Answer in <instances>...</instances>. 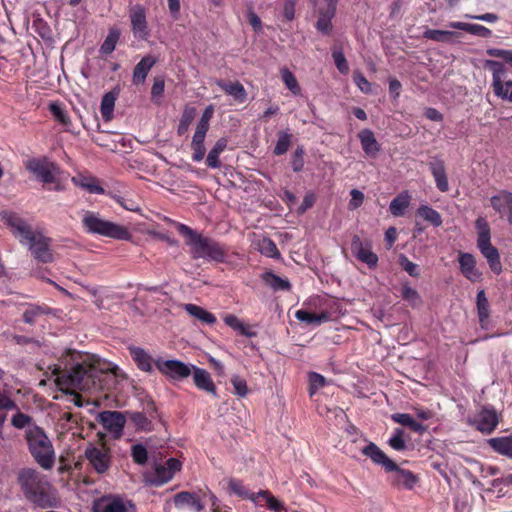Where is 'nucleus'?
Here are the masks:
<instances>
[{"instance_id": "nucleus-28", "label": "nucleus", "mask_w": 512, "mask_h": 512, "mask_svg": "<svg viewBox=\"0 0 512 512\" xmlns=\"http://www.w3.org/2000/svg\"><path fill=\"white\" fill-rule=\"evenodd\" d=\"M430 170L434 177L437 188L441 192H446L449 189L446 169L442 161H435L430 163Z\"/></svg>"}, {"instance_id": "nucleus-34", "label": "nucleus", "mask_w": 512, "mask_h": 512, "mask_svg": "<svg viewBox=\"0 0 512 512\" xmlns=\"http://www.w3.org/2000/svg\"><path fill=\"white\" fill-rule=\"evenodd\" d=\"M449 27L454 29H459L466 31L470 34L477 35L480 37H490L492 32L490 29L486 28L485 26L478 25V24H469L464 22H451L449 23Z\"/></svg>"}, {"instance_id": "nucleus-2", "label": "nucleus", "mask_w": 512, "mask_h": 512, "mask_svg": "<svg viewBox=\"0 0 512 512\" xmlns=\"http://www.w3.org/2000/svg\"><path fill=\"white\" fill-rule=\"evenodd\" d=\"M0 217L19 242L28 248L35 260L41 263L54 261L50 238L45 237L40 232L33 231L23 219L14 213L2 212Z\"/></svg>"}, {"instance_id": "nucleus-46", "label": "nucleus", "mask_w": 512, "mask_h": 512, "mask_svg": "<svg viewBox=\"0 0 512 512\" xmlns=\"http://www.w3.org/2000/svg\"><path fill=\"white\" fill-rule=\"evenodd\" d=\"M172 478H173V476L169 472V469H167V467L165 465L159 464V465L155 466L154 477L152 479H150L149 481L152 484L159 486V485H162V484L170 481Z\"/></svg>"}, {"instance_id": "nucleus-20", "label": "nucleus", "mask_w": 512, "mask_h": 512, "mask_svg": "<svg viewBox=\"0 0 512 512\" xmlns=\"http://www.w3.org/2000/svg\"><path fill=\"white\" fill-rule=\"evenodd\" d=\"M362 453L373 463L381 465L386 471L395 468L394 462L373 442H369L362 449Z\"/></svg>"}, {"instance_id": "nucleus-49", "label": "nucleus", "mask_w": 512, "mask_h": 512, "mask_svg": "<svg viewBox=\"0 0 512 512\" xmlns=\"http://www.w3.org/2000/svg\"><path fill=\"white\" fill-rule=\"evenodd\" d=\"M196 115V109L193 107H186L182 113L179 125H178V133L180 135L184 134L189 125L192 123L194 117Z\"/></svg>"}, {"instance_id": "nucleus-25", "label": "nucleus", "mask_w": 512, "mask_h": 512, "mask_svg": "<svg viewBox=\"0 0 512 512\" xmlns=\"http://www.w3.org/2000/svg\"><path fill=\"white\" fill-rule=\"evenodd\" d=\"M174 503L178 508L190 507L196 512H201L204 505L201 503L198 496L189 492H181L175 495Z\"/></svg>"}, {"instance_id": "nucleus-33", "label": "nucleus", "mask_w": 512, "mask_h": 512, "mask_svg": "<svg viewBox=\"0 0 512 512\" xmlns=\"http://www.w3.org/2000/svg\"><path fill=\"white\" fill-rule=\"evenodd\" d=\"M73 183L93 194H103L104 189L98 184V181L91 176L78 175L72 178Z\"/></svg>"}, {"instance_id": "nucleus-45", "label": "nucleus", "mask_w": 512, "mask_h": 512, "mask_svg": "<svg viewBox=\"0 0 512 512\" xmlns=\"http://www.w3.org/2000/svg\"><path fill=\"white\" fill-rule=\"evenodd\" d=\"M263 280L274 290H288L290 288V283L287 280L282 279L270 272H267L263 275Z\"/></svg>"}, {"instance_id": "nucleus-37", "label": "nucleus", "mask_w": 512, "mask_h": 512, "mask_svg": "<svg viewBox=\"0 0 512 512\" xmlns=\"http://www.w3.org/2000/svg\"><path fill=\"white\" fill-rule=\"evenodd\" d=\"M295 317L299 321L305 322L308 325H320L321 323L326 322L329 319V315L326 312L314 314L302 309L296 311Z\"/></svg>"}, {"instance_id": "nucleus-9", "label": "nucleus", "mask_w": 512, "mask_h": 512, "mask_svg": "<svg viewBox=\"0 0 512 512\" xmlns=\"http://www.w3.org/2000/svg\"><path fill=\"white\" fill-rule=\"evenodd\" d=\"M318 13L316 28L324 33L329 34L332 30L331 20L335 15L337 0H314Z\"/></svg>"}, {"instance_id": "nucleus-22", "label": "nucleus", "mask_w": 512, "mask_h": 512, "mask_svg": "<svg viewBox=\"0 0 512 512\" xmlns=\"http://www.w3.org/2000/svg\"><path fill=\"white\" fill-rule=\"evenodd\" d=\"M459 264L461 272L467 279L473 282L480 279L481 273L476 269V261L472 254L460 253Z\"/></svg>"}, {"instance_id": "nucleus-10", "label": "nucleus", "mask_w": 512, "mask_h": 512, "mask_svg": "<svg viewBox=\"0 0 512 512\" xmlns=\"http://www.w3.org/2000/svg\"><path fill=\"white\" fill-rule=\"evenodd\" d=\"M85 457L94 470L99 473H105L111 464L109 449L104 445L100 447L91 446L85 450Z\"/></svg>"}, {"instance_id": "nucleus-29", "label": "nucleus", "mask_w": 512, "mask_h": 512, "mask_svg": "<svg viewBox=\"0 0 512 512\" xmlns=\"http://www.w3.org/2000/svg\"><path fill=\"white\" fill-rule=\"evenodd\" d=\"M488 444L495 452L512 459V433L507 436L491 438L488 440Z\"/></svg>"}, {"instance_id": "nucleus-1", "label": "nucleus", "mask_w": 512, "mask_h": 512, "mask_svg": "<svg viewBox=\"0 0 512 512\" xmlns=\"http://www.w3.org/2000/svg\"><path fill=\"white\" fill-rule=\"evenodd\" d=\"M70 360H66V365L70 369L59 373L56 382L61 390L78 389L81 391L99 390L103 388L102 376L113 374L119 376V368L103 361L94 355L82 354L80 352L68 350Z\"/></svg>"}, {"instance_id": "nucleus-57", "label": "nucleus", "mask_w": 512, "mask_h": 512, "mask_svg": "<svg viewBox=\"0 0 512 512\" xmlns=\"http://www.w3.org/2000/svg\"><path fill=\"white\" fill-rule=\"evenodd\" d=\"M50 112L62 125H69L70 118L62 107L56 103L50 104Z\"/></svg>"}, {"instance_id": "nucleus-31", "label": "nucleus", "mask_w": 512, "mask_h": 512, "mask_svg": "<svg viewBox=\"0 0 512 512\" xmlns=\"http://www.w3.org/2000/svg\"><path fill=\"white\" fill-rule=\"evenodd\" d=\"M156 63V59L151 56H146L135 66L133 72V81L136 84L144 83L146 76L153 65Z\"/></svg>"}, {"instance_id": "nucleus-42", "label": "nucleus", "mask_w": 512, "mask_h": 512, "mask_svg": "<svg viewBox=\"0 0 512 512\" xmlns=\"http://www.w3.org/2000/svg\"><path fill=\"white\" fill-rule=\"evenodd\" d=\"M254 246L261 254L267 257L279 256V252L275 243L269 238L263 237L259 239L256 243H254Z\"/></svg>"}, {"instance_id": "nucleus-14", "label": "nucleus", "mask_w": 512, "mask_h": 512, "mask_svg": "<svg viewBox=\"0 0 512 512\" xmlns=\"http://www.w3.org/2000/svg\"><path fill=\"white\" fill-rule=\"evenodd\" d=\"M250 501L258 507H266L271 512H287L283 501L278 499L268 490H260L251 495Z\"/></svg>"}, {"instance_id": "nucleus-52", "label": "nucleus", "mask_w": 512, "mask_h": 512, "mask_svg": "<svg viewBox=\"0 0 512 512\" xmlns=\"http://www.w3.org/2000/svg\"><path fill=\"white\" fill-rule=\"evenodd\" d=\"M16 412L11 418V424L17 428V429H23L25 427H33L34 425H30L32 422V418L19 411V409L16 407L14 409Z\"/></svg>"}, {"instance_id": "nucleus-59", "label": "nucleus", "mask_w": 512, "mask_h": 512, "mask_svg": "<svg viewBox=\"0 0 512 512\" xmlns=\"http://www.w3.org/2000/svg\"><path fill=\"white\" fill-rule=\"evenodd\" d=\"M310 382V395H313L318 389L322 388L326 384V379L315 372L309 374Z\"/></svg>"}, {"instance_id": "nucleus-11", "label": "nucleus", "mask_w": 512, "mask_h": 512, "mask_svg": "<svg viewBox=\"0 0 512 512\" xmlns=\"http://www.w3.org/2000/svg\"><path fill=\"white\" fill-rule=\"evenodd\" d=\"M155 365L160 372L175 380L189 377L193 368L177 360H156Z\"/></svg>"}, {"instance_id": "nucleus-48", "label": "nucleus", "mask_w": 512, "mask_h": 512, "mask_svg": "<svg viewBox=\"0 0 512 512\" xmlns=\"http://www.w3.org/2000/svg\"><path fill=\"white\" fill-rule=\"evenodd\" d=\"M120 32L116 29H111L101 45L100 51L103 54H110L114 51L116 44L119 40Z\"/></svg>"}, {"instance_id": "nucleus-54", "label": "nucleus", "mask_w": 512, "mask_h": 512, "mask_svg": "<svg viewBox=\"0 0 512 512\" xmlns=\"http://www.w3.org/2000/svg\"><path fill=\"white\" fill-rule=\"evenodd\" d=\"M224 322L231 327L232 329L238 331L242 335L250 336L251 334L248 332L245 324L240 321L238 317L235 315L229 314L224 317Z\"/></svg>"}, {"instance_id": "nucleus-18", "label": "nucleus", "mask_w": 512, "mask_h": 512, "mask_svg": "<svg viewBox=\"0 0 512 512\" xmlns=\"http://www.w3.org/2000/svg\"><path fill=\"white\" fill-rule=\"evenodd\" d=\"M351 250L353 255L360 261L368 264L369 266H374L377 264L378 257L374 254L370 247L364 245L361 239L355 235L352 238L351 242Z\"/></svg>"}, {"instance_id": "nucleus-4", "label": "nucleus", "mask_w": 512, "mask_h": 512, "mask_svg": "<svg viewBox=\"0 0 512 512\" xmlns=\"http://www.w3.org/2000/svg\"><path fill=\"white\" fill-rule=\"evenodd\" d=\"M178 232L184 237L193 258H203L209 261H225L227 251L218 242L191 229L184 224H177Z\"/></svg>"}, {"instance_id": "nucleus-19", "label": "nucleus", "mask_w": 512, "mask_h": 512, "mask_svg": "<svg viewBox=\"0 0 512 512\" xmlns=\"http://www.w3.org/2000/svg\"><path fill=\"white\" fill-rule=\"evenodd\" d=\"M477 246L481 254L486 258L490 269L495 274H500L502 272V263L500 260V255L498 250L491 244V241L488 240L481 243H477Z\"/></svg>"}, {"instance_id": "nucleus-30", "label": "nucleus", "mask_w": 512, "mask_h": 512, "mask_svg": "<svg viewBox=\"0 0 512 512\" xmlns=\"http://www.w3.org/2000/svg\"><path fill=\"white\" fill-rule=\"evenodd\" d=\"M129 351L139 369L145 372L152 371V357L144 349L130 347Z\"/></svg>"}, {"instance_id": "nucleus-21", "label": "nucleus", "mask_w": 512, "mask_h": 512, "mask_svg": "<svg viewBox=\"0 0 512 512\" xmlns=\"http://www.w3.org/2000/svg\"><path fill=\"white\" fill-rule=\"evenodd\" d=\"M491 206L499 213H507L508 221L512 225V193L506 190L500 191L491 197Z\"/></svg>"}, {"instance_id": "nucleus-8", "label": "nucleus", "mask_w": 512, "mask_h": 512, "mask_svg": "<svg viewBox=\"0 0 512 512\" xmlns=\"http://www.w3.org/2000/svg\"><path fill=\"white\" fill-rule=\"evenodd\" d=\"M485 67L492 73L491 87L495 96L512 103V80H506V68L498 61L486 60Z\"/></svg>"}, {"instance_id": "nucleus-40", "label": "nucleus", "mask_w": 512, "mask_h": 512, "mask_svg": "<svg viewBox=\"0 0 512 512\" xmlns=\"http://www.w3.org/2000/svg\"><path fill=\"white\" fill-rule=\"evenodd\" d=\"M417 214L422 217L425 221L430 222L433 226L439 227L442 225L441 215L427 205H421L417 209Z\"/></svg>"}, {"instance_id": "nucleus-17", "label": "nucleus", "mask_w": 512, "mask_h": 512, "mask_svg": "<svg viewBox=\"0 0 512 512\" xmlns=\"http://www.w3.org/2000/svg\"><path fill=\"white\" fill-rule=\"evenodd\" d=\"M100 422L108 431L119 436L125 425V418L117 411H104L99 415Z\"/></svg>"}, {"instance_id": "nucleus-55", "label": "nucleus", "mask_w": 512, "mask_h": 512, "mask_svg": "<svg viewBox=\"0 0 512 512\" xmlns=\"http://www.w3.org/2000/svg\"><path fill=\"white\" fill-rule=\"evenodd\" d=\"M404 432L402 429H395L393 436L389 440V445L397 451L406 449V442L404 440Z\"/></svg>"}, {"instance_id": "nucleus-35", "label": "nucleus", "mask_w": 512, "mask_h": 512, "mask_svg": "<svg viewBox=\"0 0 512 512\" xmlns=\"http://www.w3.org/2000/svg\"><path fill=\"white\" fill-rule=\"evenodd\" d=\"M410 200L411 196L407 191L400 193L390 203L389 210L391 214L396 217L402 216L409 206Z\"/></svg>"}, {"instance_id": "nucleus-62", "label": "nucleus", "mask_w": 512, "mask_h": 512, "mask_svg": "<svg viewBox=\"0 0 512 512\" xmlns=\"http://www.w3.org/2000/svg\"><path fill=\"white\" fill-rule=\"evenodd\" d=\"M133 460L138 464H144L147 461V450L142 445H134L132 447Z\"/></svg>"}, {"instance_id": "nucleus-60", "label": "nucleus", "mask_w": 512, "mask_h": 512, "mask_svg": "<svg viewBox=\"0 0 512 512\" xmlns=\"http://www.w3.org/2000/svg\"><path fill=\"white\" fill-rule=\"evenodd\" d=\"M332 57L334 59L337 69L341 73L346 74L349 70V66L343 52L340 50H334L332 53Z\"/></svg>"}, {"instance_id": "nucleus-63", "label": "nucleus", "mask_w": 512, "mask_h": 512, "mask_svg": "<svg viewBox=\"0 0 512 512\" xmlns=\"http://www.w3.org/2000/svg\"><path fill=\"white\" fill-rule=\"evenodd\" d=\"M354 82L357 87L364 93L371 92V83L364 77V75L360 72L354 73Z\"/></svg>"}, {"instance_id": "nucleus-58", "label": "nucleus", "mask_w": 512, "mask_h": 512, "mask_svg": "<svg viewBox=\"0 0 512 512\" xmlns=\"http://www.w3.org/2000/svg\"><path fill=\"white\" fill-rule=\"evenodd\" d=\"M231 383L234 387V393L236 395H238L240 397H244L247 395L248 388H247L246 381L243 378H241L238 375H234L231 378Z\"/></svg>"}, {"instance_id": "nucleus-39", "label": "nucleus", "mask_w": 512, "mask_h": 512, "mask_svg": "<svg viewBox=\"0 0 512 512\" xmlns=\"http://www.w3.org/2000/svg\"><path fill=\"white\" fill-rule=\"evenodd\" d=\"M476 305H477L479 321L482 325H484L485 323H487V321L489 319V315H490L489 302L485 295L484 290H480L477 293Z\"/></svg>"}, {"instance_id": "nucleus-41", "label": "nucleus", "mask_w": 512, "mask_h": 512, "mask_svg": "<svg viewBox=\"0 0 512 512\" xmlns=\"http://www.w3.org/2000/svg\"><path fill=\"white\" fill-rule=\"evenodd\" d=\"M392 419L396 423H399V424L404 425V426H408L409 428H411L415 432L423 433L424 430H425L424 426L421 423L417 422L409 414H406V413L394 414V415H392Z\"/></svg>"}, {"instance_id": "nucleus-53", "label": "nucleus", "mask_w": 512, "mask_h": 512, "mask_svg": "<svg viewBox=\"0 0 512 512\" xmlns=\"http://www.w3.org/2000/svg\"><path fill=\"white\" fill-rule=\"evenodd\" d=\"M424 36L434 41L448 42L452 39L453 36H455V33L446 30L429 29L425 31Z\"/></svg>"}, {"instance_id": "nucleus-7", "label": "nucleus", "mask_w": 512, "mask_h": 512, "mask_svg": "<svg viewBox=\"0 0 512 512\" xmlns=\"http://www.w3.org/2000/svg\"><path fill=\"white\" fill-rule=\"evenodd\" d=\"M25 167L44 184H53L54 186L52 189L57 191L63 189L58 166L47 158L30 159L26 162Z\"/></svg>"}, {"instance_id": "nucleus-16", "label": "nucleus", "mask_w": 512, "mask_h": 512, "mask_svg": "<svg viewBox=\"0 0 512 512\" xmlns=\"http://www.w3.org/2000/svg\"><path fill=\"white\" fill-rule=\"evenodd\" d=\"M477 430L490 434L498 424V416L493 409H482L473 419L469 420Z\"/></svg>"}, {"instance_id": "nucleus-13", "label": "nucleus", "mask_w": 512, "mask_h": 512, "mask_svg": "<svg viewBox=\"0 0 512 512\" xmlns=\"http://www.w3.org/2000/svg\"><path fill=\"white\" fill-rule=\"evenodd\" d=\"M394 467L387 469V472L391 473L389 476L391 485L397 489L412 490L418 483V477L411 471L400 468L396 463Z\"/></svg>"}, {"instance_id": "nucleus-23", "label": "nucleus", "mask_w": 512, "mask_h": 512, "mask_svg": "<svg viewBox=\"0 0 512 512\" xmlns=\"http://www.w3.org/2000/svg\"><path fill=\"white\" fill-rule=\"evenodd\" d=\"M192 370L194 371V373H193L194 384L199 389L204 390V391L216 396V387L211 379L210 374L206 370L196 368L194 366H193Z\"/></svg>"}, {"instance_id": "nucleus-32", "label": "nucleus", "mask_w": 512, "mask_h": 512, "mask_svg": "<svg viewBox=\"0 0 512 512\" xmlns=\"http://www.w3.org/2000/svg\"><path fill=\"white\" fill-rule=\"evenodd\" d=\"M227 144L228 140L226 138H220L216 141L206 158V164L208 167L216 169L221 166L219 155L227 148Z\"/></svg>"}, {"instance_id": "nucleus-51", "label": "nucleus", "mask_w": 512, "mask_h": 512, "mask_svg": "<svg viewBox=\"0 0 512 512\" xmlns=\"http://www.w3.org/2000/svg\"><path fill=\"white\" fill-rule=\"evenodd\" d=\"M228 488L231 493H234L242 498L249 499L251 495H254V492H249L243 483L237 479H229Z\"/></svg>"}, {"instance_id": "nucleus-43", "label": "nucleus", "mask_w": 512, "mask_h": 512, "mask_svg": "<svg viewBox=\"0 0 512 512\" xmlns=\"http://www.w3.org/2000/svg\"><path fill=\"white\" fill-rule=\"evenodd\" d=\"M116 97L113 93H106L101 101L100 111L102 117L109 121L112 118Z\"/></svg>"}, {"instance_id": "nucleus-47", "label": "nucleus", "mask_w": 512, "mask_h": 512, "mask_svg": "<svg viewBox=\"0 0 512 512\" xmlns=\"http://www.w3.org/2000/svg\"><path fill=\"white\" fill-rule=\"evenodd\" d=\"M281 78L285 84V86L295 95H298L300 93V86L298 84V81L296 77L293 75V73L288 70L287 68H282L281 71Z\"/></svg>"}, {"instance_id": "nucleus-3", "label": "nucleus", "mask_w": 512, "mask_h": 512, "mask_svg": "<svg viewBox=\"0 0 512 512\" xmlns=\"http://www.w3.org/2000/svg\"><path fill=\"white\" fill-rule=\"evenodd\" d=\"M17 484L25 498L41 509L53 508L59 505L57 490L32 468H22L17 472Z\"/></svg>"}, {"instance_id": "nucleus-64", "label": "nucleus", "mask_w": 512, "mask_h": 512, "mask_svg": "<svg viewBox=\"0 0 512 512\" xmlns=\"http://www.w3.org/2000/svg\"><path fill=\"white\" fill-rule=\"evenodd\" d=\"M487 53L490 56L498 57L503 59L506 63L510 64L512 67V50H504V49H489Z\"/></svg>"}, {"instance_id": "nucleus-38", "label": "nucleus", "mask_w": 512, "mask_h": 512, "mask_svg": "<svg viewBox=\"0 0 512 512\" xmlns=\"http://www.w3.org/2000/svg\"><path fill=\"white\" fill-rule=\"evenodd\" d=\"M50 313L52 310L47 306L29 305L23 312V320L27 324H34L39 317Z\"/></svg>"}, {"instance_id": "nucleus-15", "label": "nucleus", "mask_w": 512, "mask_h": 512, "mask_svg": "<svg viewBox=\"0 0 512 512\" xmlns=\"http://www.w3.org/2000/svg\"><path fill=\"white\" fill-rule=\"evenodd\" d=\"M132 507L130 501L115 496H104L93 506V512H127Z\"/></svg>"}, {"instance_id": "nucleus-27", "label": "nucleus", "mask_w": 512, "mask_h": 512, "mask_svg": "<svg viewBox=\"0 0 512 512\" xmlns=\"http://www.w3.org/2000/svg\"><path fill=\"white\" fill-rule=\"evenodd\" d=\"M216 84L228 95L232 96L239 103H243L247 98V93L244 86L236 81L232 83H225L222 80H217Z\"/></svg>"}, {"instance_id": "nucleus-6", "label": "nucleus", "mask_w": 512, "mask_h": 512, "mask_svg": "<svg viewBox=\"0 0 512 512\" xmlns=\"http://www.w3.org/2000/svg\"><path fill=\"white\" fill-rule=\"evenodd\" d=\"M82 223L84 228L93 234L114 238L117 240H130L131 233L122 225L101 218L98 214L86 211Z\"/></svg>"}, {"instance_id": "nucleus-44", "label": "nucleus", "mask_w": 512, "mask_h": 512, "mask_svg": "<svg viewBox=\"0 0 512 512\" xmlns=\"http://www.w3.org/2000/svg\"><path fill=\"white\" fill-rule=\"evenodd\" d=\"M402 298L407 301L412 307H418L422 304L420 294L411 286L404 284L401 289Z\"/></svg>"}, {"instance_id": "nucleus-36", "label": "nucleus", "mask_w": 512, "mask_h": 512, "mask_svg": "<svg viewBox=\"0 0 512 512\" xmlns=\"http://www.w3.org/2000/svg\"><path fill=\"white\" fill-rule=\"evenodd\" d=\"M184 310L192 317L198 319L201 322L207 323V324H213L216 322V317L208 312L207 310L203 309L200 306H197L195 304H185Z\"/></svg>"}, {"instance_id": "nucleus-56", "label": "nucleus", "mask_w": 512, "mask_h": 512, "mask_svg": "<svg viewBox=\"0 0 512 512\" xmlns=\"http://www.w3.org/2000/svg\"><path fill=\"white\" fill-rule=\"evenodd\" d=\"M476 228L478 230L477 243L490 240V229L487 222L483 218H478L476 220Z\"/></svg>"}, {"instance_id": "nucleus-50", "label": "nucleus", "mask_w": 512, "mask_h": 512, "mask_svg": "<svg viewBox=\"0 0 512 512\" xmlns=\"http://www.w3.org/2000/svg\"><path fill=\"white\" fill-rule=\"evenodd\" d=\"M291 144V135L286 131H281L278 135V140L274 148L275 155L285 154Z\"/></svg>"}, {"instance_id": "nucleus-12", "label": "nucleus", "mask_w": 512, "mask_h": 512, "mask_svg": "<svg viewBox=\"0 0 512 512\" xmlns=\"http://www.w3.org/2000/svg\"><path fill=\"white\" fill-rule=\"evenodd\" d=\"M132 32L135 37L145 40L149 36L146 10L142 5L136 4L129 10Z\"/></svg>"}, {"instance_id": "nucleus-5", "label": "nucleus", "mask_w": 512, "mask_h": 512, "mask_svg": "<svg viewBox=\"0 0 512 512\" xmlns=\"http://www.w3.org/2000/svg\"><path fill=\"white\" fill-rule=\"evenodd\" d=\"M28 449L35 461L45 470L55 464V451L46 433L38 426L26 429Z\"/></svg>"}, {"instance_id": "nucleus-26", "label": "nucleus", "mask_w": 512, "mask_h": 512, "mask_svg": "<svg viewBox=\"0 0 512 512\" xmlns=\"http://www.w3.org/2000/svg\"><path fill=\"white\" fill-rule=\"evenodd\" d=\"M358 137L360 139L362 148L367 155L374 157L378 154L380 151V145L378 144L374 133L371 130H362Z\"/></svg>"}, {"instance_id": "nucleus-24", "label": "nucleus", "mask_w": 512, "mask_h": 512, "mask_svg": "<svg viewBox=\"0 0 512 512\" xmlns=\"http://www.w3.org/2000/svg\"><path fill=\"white\" fill-rule=\"evenodd\" d=\"M207 130L196 128L192 137L191 149L193 151L192 159L195 162H200L204 159L206 148L204 145Z\"/></svg>"}, {"instance_id": "nucleus-61", "label": "nucleus", "mask_w": 512, "mask_h": 512, "mask_svg": "<svg viewBox=\"0 0 512 512\" xmlns=\"http://www.w3.org/2000/svg\"><path fill=\"white\" fill-rule=\"evenodd\" d=\"M350 195H351V199L349 201L348 208L350 210H355L363 204L365 197H364V194L360 190H357V189H352L350 192Z\"/></svg>"}]
</instances>
